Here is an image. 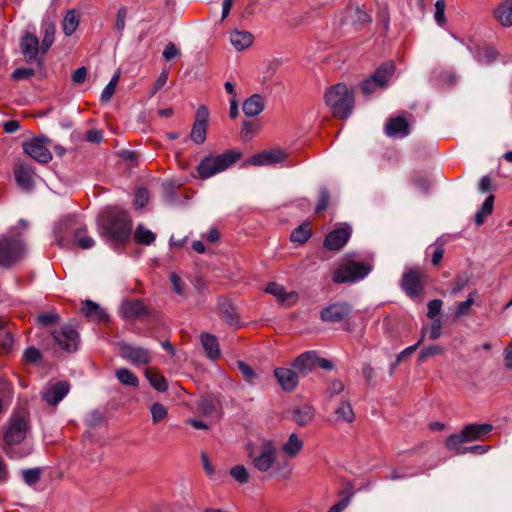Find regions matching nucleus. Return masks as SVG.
I'll return each instance as SVG.
<instances>
[{
	"mask_svg": "<svg viewBox=\"0 0 512 512\" xmlns=\"http://www.w3.org/2000/svg\"><path fill=\"white\" fill-rule=\"evenodd\" d=\"M266 293L273 295L278 301L284 305L291 306L294 305L299 298V295L295 291L286 292L285 288L275 282H271L267 285L265 289Z\"/></svg>",
	"mask_w": 512,
	"mask_h": 512,
	"instance_id": "21",
	"label": "nucleus"
},
{
	"mask_svg": "<svg viewBox=\"0 0 512 512\" xmlns=\"http://www.w3.org/2000/svg\"><path fill=\"white\" fill-rule=\"evenodd\" d=\"M493 16L504 27H512V0H503L493 10Z\"/></svg>",
	"mask_w": 512,
	"mask_h": 512,
	"instance_id": "24",
	"label": "nucleus"
},
{
	"mask_svg": "<svg viewBox=\"0 0 512 512\" xmlns=\"http://www.w3.org/2000/svg\"><path fill=\"white\" fill-rule=\"evenodd\" d=\"M40 469L39 468H33V469H25L22 471V476L28 485H33L40 479Z\"/></svg>",
	"mask_w": 512,
	"mask_h": 512,
	"instance_id": "54",
	"label": "nucleus"
},
{
	"mask_svg": "<svg viewBox=\"0 0 512 512\" xmlns=\"http://www.w3.org/2000/svg\"><path fill=\"white\" fill-rule=\"evenodd\" d=\"M415 473H410L406 468L398 467L391 470L389 474L386 475L387 480H402L409 477H413Z\"/></svg>",
	"mask_w": 512,
	"mask_h": 512,
	"instance_id": "52",
	"label": "nucleus"
},
{
	"mask_svg": "<svg viewBox=\"0 0 512 512\" xmlns=\"http://www.w3.org/2000/svg\"><path fill=\"white\" fill-rule=\"evenodd\" d=\"M348 17L354 24L364 25L370 23L372 18L360 7L350 8L348 11Z\"/></svg>",
	"mask_w": 512,
	"mask_h": 512,
	"instance_id": "47",
	"label": "nucleus"
},
{
	"mask_svg": "<svg viewBox=\"0 0 512 512\" xmlns=\"http://www.w3.org/2000/svg\"><path fill=\"white\" fill-rule=\"evenodd\" d=\"M494 196L489 195L483 202L481 208L476 212L475 223L480 226L484 223L485 217L493 211Z\"/></svg>",
	"mask_w": 512,
	"mask_h": 512,
	"instance_id": "40",
	"label": "nucleus"
},
{
	"mask_svg": "<svg viewBox=\"0 0 512 512\" xmlns=\"http://www.w3.org/2000/svg\"><path fill=\"white\" fill-rule=\"evenodd\" d=\"M82 311L87 317H91L96 320H102L106 317V314L103 311V309L92 300H86L84 302Z\"/></svg>",
	"mask_w": 512,
	"mask_h": 512,
	"instance_id": "41",
	"label": "nucleus"
},
{
	"mask_svg": "<svg viewBox=\"0 0 512 512\" xmlns=\"http://www.w3.org/2000/svg\"><path fill=\"white\" fill-rule=\"evenodd\" d=\"M118 346L120 356L135 365H146L152 360L150 351L144 347L128 344L126 342H120Z\"/></svg>",
	"mask_w": 512,
	"mask_h": 512,
	"instance_id": "8",
	"label": "nucleus"
},
{
	"mask_svg": "<svg viewBox=\"0 0 512 512\" xmlns=\"http://www.w3.org/2000/svg\"><path fill=\"white\" fill-rule=\"evenodd\" d=\"M469 283L468 277L460 276L457 277L455 280L452 288H451V294L453 296H457Z\"/></svg>",
	"mask_w": 512,
	"mask_h": 512,
	"instance_id": "60",
	"label": "nucleus"
},
{
	"mask_svg": "<svg viewBox=\"0 0 512 512\" xmlns=\"http://www.w3.org/2000/svg\"><path fill=\"white\" fill-rule=\"evenodd\" d=\"M25 254V247L19 236L0 238V266L10 267Z\"/></svg>",
	"mask_w": 512,
	"mask_h": 512,
	"instance_id": "6",
	"label": "nucleus"
},
{
	"mask_svg": "<svg viewBox=\"0 0 512 512\" xmlns=\"http://www.w3.org/2000/svg\"><path fill=\"white\" fill-rule=\"evenodd\" d=\"M277 448L272 440L264 439L261 441L258 451L249 449V457L252 459L254 467L260 472L268 471L276 461Z\"/></svg>",
	"mask_w": 512,
	"mask_h": 512,
	"instance_id": "7",
	"label": "nucleus"
},
{
	"mask_svg": "<svg viewBox=\"0 0 512 512\" xmlns=\"http://www.w3.org/2000/svg\"><path fill=\"white\" fill-rule=\"evenodd\" d=\"M70 385L67 381H58L47 384L41 391V398L48 405L56 406L69 393Z\"/></svg>",
	"mask_w": 512,
	"mask_h": 512,
	"instance_id": "11",
	"label": "nucleus"
},
{
	"mask_svg": "<svg viewBox=\"0 0 512 512\" xmlns=\"http://www.w3.org/2000/svg\"><path fill=\"white\" fill-rule=\"evenodd\" d=\"M156 238V235L143 225H138L134 233V239L139 244L149 245Z\"/></svg>",
	"mask_w": 512,
	"mask_h": 512,
	"instance_id": "45",
	"label": "nucleus"
},
{
	"mask_svg": "<svg viewBox=\"0 0 512 512\" xmlns=\"http://www.w3.org/2000/svg\"><path fill=\"white\" fill-rule=\"evenodd\" d=\"M127 18V9L125 7H121L117 11L116 21H115V29L122 34Z\"/></svg>",
	"mask_w": 512,
	"mask_h": 512,
	"instance_id": "56",
	"label": "nucleus"
},
{
	"mask_svg": "<svg viewBox=\"0 0 512 512\" xmlns=\"http://www.w3.org/2000/svg\"><path fill=\"white\" fill-rule=\"evenodd\" d=\"M56 28L54 23L47 22L43 25V38L41 43V52L45 54L52 46L55 39Z\"/></svg>",
	"mask_w": 512,
	"mask_h": 512,
	"instance_id": "36",
	"label": "nucleus"
},
{
	"mask_svg": "<svg viewBox=\"0 0 512 512\" xmlns=\"http://www.w3.org/2000/svg\"><path fill=\"white\" fill-rule=\"evenodd\" d=\"M326 105L336 118H348L354 109V98H325Z\"/></svg>",
	"mask_w": 512,
	"mask_h": 512,
	"instance_id": "16",
	"label": "nucleus"
},
{
	"mask_svg": "<svg viewBox=\"0 0 512 512\" xmlns=\"http://www.w3.org/2000/svg\"><path fill=\"white\" fill-rule=\"evenodd\" d=\"M118 381L126 386L137 387L139 380L138 377L127 368H119L115 373Z\"/></svg>",
	"mask_w": 512,
	"mask_h": 512,
	"instance_id": "42",
	"label": "nucleus"
},
{
	"mask_svg": "<svg viewBox=\"0 0 512 512\" xmlns=\"http://www.w3.org/2000/svg\"><path fill=\"white\" fill-rule=\"evenodd\" d=\"M21 52L24 55L25 59L28 62L37 61L40 63V59L38 58L39 50L41 46H39V40L36 35L31 33H26L22 36L20 42Z\"/></svg>",
	"mask_w": 512,
	"mask_h": 512,
	"instance_id": "18",
	"label": "nucleus"
},
{
	"mask_svg": "<svg viewBox=\"0 0 512 512\" xmlns=\"http://www.w3.org/2000/svg\"><path fill=\"white\" fill-rule=\"evenodd\" d=\"M25 154L39 163H48L52 160V154L46 146L45 138H33L23 143Z\"/></svg>",
	"mask_w": 512,
	"mask_h": 512,
	"instance_id": "9",
	"label": "nucleus"
},
{
	"mask_svg": "<svg viewBox=\"0 0 512 512\" xmlns=\"http://www.w3.org/2000/svg\"><path fill=\"white\" fill-rule=\"evenodd\" d=\"M149 200V192L146 188L137 189L134 196V205L136 208H143Z\"/></svg>",
	"mask_w": 512,
	"mask_h": 512,
	"instance_id": "53",
	"label": "nucleus"
},
{
	"mask_svg": "<svg viewBox=\"0 0 512 512\" xmlns=\"http://www.w3.org/2000/svg\"><path fill=\"white\" fill-rule=\"evenodd\" d=\"M71 221V217H64L59 220V222L54 227L55 239L60 247H65L67 244L64 237V232L70 227Z\"/></svg>",
	"mask_w": 512,
	"mask_h": 512,
	"instance_id": "39",
	"label": "nucleus"
},
{
	"mask_svg": "<svg viewBox=\"0 0 512 512\" xmlns=\"http://www.w3.org/2000/svg\"><path fill=\"white\" fill-rule=\"evenodd\" d=\"M315 416V409L310 405L297 406L292 411V419L298 426L310 424Z\"/></svg>",
	"mask_w": 512,
	"mask_h": 512,
	"instance_id": "28",
	"label": "nucleus"
},
{
	"mask_svg": "<svg viewBox=\"0 0 512 512\" xmlns=\"http://www.w3.org/2000/svg\"><path fill=\"white\" fill-rule=\"evenodd\" d=\"M23 357L27 363L35 364L41 359L42 355H41V352L37 348L28 347L24 351Z\"/></svg>",
	"mask_w": 512,
	"mask_h": 512,
	"instance_id": "57",
	"label": "nucleus"
},
{
	"mask_svg": "<svg viewBox=\"0 0 512 512\" xmlns=\"http://www.w3.org/2000/svg\"><path fill=\"white\" fill-rule=\"evenodd\" d=\"M219 310L222 317L230 326L240 327L239 315L235 307L227 300L219 303Z\"/></svg>",
	"mask_w": 512,
	"mask_h": 512,
	"instance_id": "30",
	"label": "nucleus"
},
{
	"mask_svg": "<svg viewBox=\"0 0 512 512\" xmlns=\"http://www.w3.org/2000/svg\"><path fill=\"white\" fill-rule=\"evenodd\" d=\"M30 431L29 419L25 413L13 414L4 433V442L7 446L20 444Z\"/></svg>",
	"mask_w": 512,
	"mask_h": 512,
	"instance_id": "5",
	"label": "nucleus"
},
{
	"mask_svg": "<svg viewBox=\"0 0 512 512\" xmlns=\"http://www.w3.org/2000/svg\"><path fill=\"white\" fill-rule=\"evenodd\" d=\"M151 420L153 424H158L166 420L168 408L160 402L153 403L150 407Z\"/></svg>",
	"mask_w": 512,
	"mask_h": 512,
	"instance_id": "43",
	"label": "nucleus"
},
{
	"mask_svg": "<svg viewBox=\"0 0 512 512\" xmlns=\"http://www.w3.org/2000/svg\"><path fill=\"white\" fill-rule=\"evenodd\" d=\"M355 93L352 86L340 82L327 88L324 96H354Z\"/></svg>",
	"mask_w": 512,
	"mask_h": 512,
	"instance_id": "38",
	"label": "nucleus"
},
{
	"mask_svg": "<svg viewBox=\"0 0 512 512\" xmlns=\"http://www.w3.org/2000/svg\"><path fill=\"white\" fill-rule=\"evenodd\" d=\"M478 297V292L473 290L470 292L466 300L459 302L455 308V316L461 318L470 314L471 308L474 305L475 299Z\"/></svg>",
	"mask_w": 512,
	"mask_h": 512,
	"instance_id": "35",
	"label": "nucleus"
},
{
	"mask_svg": "<svg viewBox=\"0 0 512 512\" xmlns=\"http://www.w3.org/2000/svg\"><path fill=\"white\" fill-rule=\"evenodd\" d=\"M179 54H180V51L174 43L167 44L163 51V57L165 58L166 61H171L172 59L177 57Z\"/></svg>",
	"mask_w": 512,
	"mask_h": 512,
	"instance_id": "63",
	"label": "nucleus"
},
{
	"mask_svg": "<svg viewBox=\"0 0 512 512\" xmlns=\"http://www.w3.org/2000/svg\"><path fill=\"white\" fill-rule=\"evenodd\" d=\"M240 157L241 152L236 150L226 151L216 156H206L198 164L197 171L199 177L201 179L213 177L230 168Z\"/></svg>",
	"mask_w": 512,
	"mask_h": 512,
	"instance_id": "2",
	"label": "nucleus"
},
{
	"mask_svg": "<svg viewBox=\"0 0 512 512\" xmlns=\"http://www.w3.org/2000/svg\"><path fill=\"white\" fill-rule=\"evenodd\" d=\"M229 39L231 45L237 51L246 50L254 41V37L250 32L237 29L230 32Z\"/></svg>",
	"mask_w": 512,
	"mask_h": 512,
	"instance_id": "27",
	"label": "nucleus"
},
{
	"mask_svg": "<svg viewBox=\"0 0 512 512\" xmlns=\"http://www.w3.org/2000/svg\"><path fill=\"white\" fill-rule=\"evenodd\" d=\"M335 414L338 420L351 423L354 420V412L351 404L348 401H343L339 407L335 410Z\"/></svg>",
	"mask_w": 512,
	"mask_h": 512,
	"instance_id": "46",
	"label": "nucleus"
},
{
	"mask_svg": "<svg viewBox=\"0 0 512 512\" xmlns=\"http://www.w3.org/2000/svg\"><path fill=\"white\" fill-rule=\"evenodd\" d=\"M287 157L288 154L285 150L271 149L254 155L249 162L256 166L274 165L284 162Z\"/></svg>",
	"mask_w": 512,
	"mask_h": 512,
	"instance_id": "15",
	"label": "nucleus"
},
{
	"mask_svg": "<svg viewBox=\"0 0 512 512\" xmlns=\"http://www.w3.org/2000/svg\"><path fill=\"white\" fill-rule=\"evenodd\" d=\"M442 334V323L439 318L433 319L430 327V338L432 340L438 339Z\"/></svg>",
	"mask_w": 512,
	"mask_h": 512,
	"instance_id": "64",
	"label": "nucleus"
},
{
	"mask_svg": "<svg viewBox=\"0 0 512 512\" xmlns=\"http://www.w3.org/2000/svg\"><path fill=\"white\" fill-rule=\"evenodd\" d=\"M350 235L351 228L349 226L337 228L326 236L324 246L329 250H338L347 243Z\"/></svg>",
	"mask_w": 512,
	"mask_h": 512,
	"instance_id": "20",
	"label": "nucleus"
},
{
	"mask_svg": "<svg viewBox=\"0 0 512 512\" xmlns=\"http://www.w3.org/2000/svg\"><path fill=\"white\" fill-rule=\"evenodd\" d=\"M74 241L81 249H91L95 246V240L88 234L86 228L75 230Z\"/></svg>",
	"mask_w": 512,
	"mask_h": 512,
	"instance_id": "37",
	"label": "nucleus"
},
{
	"mask_svg": "<svg viewBox=\"0 0 512 512\" xmlns=\"http://www.w3.org/2000/svg\"><path fill=\"white\" fill-rule=\"evenodd\" d=\"M209 112L206 106H200L196 111L195 121L190 133V139L197 145H201L206 140L207 122Z\"/></svg>",
	"mask_w": 512,
	"mask_h": 512,
	"instance_id": "12",
	"label": "nucleus"
},
{
	"mask_svg": "<svg viewBox=\"0 0 512 512\" xmlns=\"http://www.w3.org/2000/svg\"><path fill=\"white\" fill-rule=\"evenodd\" d=\"M395 71V65L392 62H386L381 65L369 78L361 83V92L365 95L379 93L390 82Z\"/></svg>",
	"mask_w": 512,
	"mask_h": 512,
	"instance_id": "4",
	"label": "nucleus"
},
{
	"mask_svg": "<svg viewBox=\"0 0 512 512\" xmlns=\"http://www.w3.org/2000/svg\"><path fill=\"white\" fill-rule=\"evenodd\" d=\"M274 375L284 391L292 392L299 384V377H301L295 369L291 368H276Z\"/></svg>",
	"mask_w": 512,
	"mask_h": 512,
	"instance_id": "17",
	"label": "nucleus"
},
{
	"mask_svg": "<svg viewBox=\"0 0 512 512\" xmlns=\"http://www.w3.org/2000/svg\"><path fill=\"white\" fill-rule=\"evenodd\" d=\"M442 305H443V303L440 299L431 300L427 305V307H428L427 316L430 319H435L436 316L440 313Z\"/></svg>",
	"mask_w": 512,
	"mask_h": 512,
	"instance_id": "58",
	"label": "nucleus"
},
{
	"mask_svg": "<svg viewBox=\"0 0 512 512\" xmlns=\"http://www.w3.org/2000/svg\"><path fill=\"white\" fill-rule=\"evenodd\" d=\"M264 107L263 98H246L242 103L243 112L247 117L257 116L263 111Z\"/></svg>",
	"mask_w": 512,
	"mask_h": 512,
	"instance_id": "33",
	"label": "nucleus"
},
{
	"mask_svg": "<svg viewBox=\"0 0 512 512\" xmlns=\"http://www.w3.org/2000/svg\"><path fill=\"white\" fill-rule=\"evenodd\" d=\"M145 377L150 385L158 392H165L168 389V383L165 377L156 371L146 369Z\"/></svg>",
	"mask_w": 512,
	"mask_h": 512,
	"instance_id": "34",
	"label": "nucleus"
},
{
	"mask_svg": "<svg viewBox=\"0 0 512 512\" xmlns=\"http://www.w3.org/2000/svg\"><path fill=\"white\" fill-rule=\"evenodd\" d=\"M53 338L67 352H75L79 345V334L70 325H64L54 330Z\"/></svg>",
	"mask_w": 512,
	"mask_h": 512,
	"instance_id": "10",
	"label": "nucleus"
},
{
	"mask_svg": "<svg viewBox=\"0 0 512 512\" xmlns=\"http://www.w3.org/2000/svg\"><path fill=\"white\" fill-rule=\"evenodd\" d=\"M304 443L296 433L289 435L287 441L282 445V451L290 458L297 456L303 449Z\"/></svg>",
	"mask_w": 512,
	"mask_h": 512,
	"instance_id": "31",
	"label": "nucleus"
},
{
	"mask_svg": "<svg viewBox=\"0 0 512 512\" xmlns=\"http://www.w3.org/2000/svg\"><path fill=\"white\" fill-rule=\"evenodd\" d=\"M315 367H317L315 351L304 352L292 362V368L302 377L307 376Z\"/></svg>",
	"mask_w": 512,
	"mask_h": 512,
	"instance_id": "19",
	"label": "nucleus"
},
{
	"mask_svg": "<svg viewBox=\"0 0 512 512\" xmlns=\"http://www.w3.org/2000/svg\"><path fill=\"white\" fill-rule=\"evenodd\" d=\"M120 313L125 319H135L145 315L146 308L139 300H128L122 302Z\"/></svg>",
	"mask_w": 512,
	"mask_h": 512,
	"instance_id": "25",
	"label": "nucleus"
},
{
	"mask_svg": "<svg viewBox=\"0 0 512 512\" xmlns=\"http://www.w3.org/2000/svg\"><path fill=\"white\" fill-rule=\"evenodd\" d=\"M468 442L464 431L462 430L459 434H453L446 440V447L451 451H455L457 454H463L461 450L464 448L462 444Z\"/></svg>",
	"mask_w": 512,
	"mask_h": 512,
	"instance_id": "44",
	"label": "nucleus"
},
{
	"mask_svg": "<svg viewBox=\"0 0 512 512\" xmlns=\"http://www.w3.org/2000/svg\"><path fill=\"white\" fill-rule=\"evenodd\" d=\"M475 59L482 65H489L497 58V51L493 47H485L481 52L474 55Z\"/></svg>",
	"mask_w": 512,
	"mask_h": 512,
	"instance_id": "48",
	"label": "nucleus"
},
{
	"mask_svg": "<svg viewBox=\"0 0 512 512\" xmlns=\"http://www.w3.org/2000/svg\"><path fill=\"white\" fill-rule=\"evenodd\" d=\"M401 288L409 297H418L423 289L420 273L416 269L405 272L402 276Z\"/></svg>",
	"mask_w": 512,
	"mask_h": 512,
	"instance_id": "14",
	"label": "nucleus"
},
{
	"mask_svg": "<svg viewBox=\"0 0 512 512\" xmlns=\"http://www.w3.org/2000/svg\"><path fill=\"white\" fill-rule=\"evenodd\" d=\"M386 134L393 138H404L409 132V124L403 117L391 118L385 127Z\"/></svg>",
	"mask_w": 512,
	"mask_h": 512,
	"instance_id": "23",
	"label": "nucleus"
},
{
	"mask_svg": "<svg viewBox=\"0 0 512 512\" xmlns=\"http://www.w3.org/2000/svg\"><path fill=\"white\" fill-rule=\"evenodd\" d=\"M15 179L17 185L23 191H31L34 187L33 175L34 172L32 168L25 163H21L14 170Z\"/></svg>",
	"mask_w": 512,
	"mask_h": 512,
	"instance_id": "22",
	"label": "nucleus"
},
{
	"mask_svg": "<svg viewBox=\"0 0 512 512\" xmlns=\"http://www.w3.org/2000/svg\"><path fill=\"white\" fill-rule=\"evenodd\" d=\"M98 228L101 236L116 246L130 238L132 222L125 211L112 208L99 216Z\"/></svg>",
	"mask_w": 512,
	"mask_h": 512,
	"instance_id": "1",
	"label": "nucleus"
},
{
	"mask_svg": "<svg viewBox=\"0 0 512 512\" xmlns=\"http://www.w3.org/2000/svg\"><path fill=\"white\" fill-rule=\"evenodd\" d=\"M200 341L206 356L210 360L215 361L221 357L219 342L214 335L210 333H202L200 335Z\"/></svg>",
	"mask_w": 512,
	"mask_h": 512,
	"instance_id": "26",
	"label": "nucleus"
},
{
	"mask_svg": "<svg viewBox=\"0 0 512 512\" xmlns=\"http://www.w3.org/2000/svg\"><path fill=\"white\" fill-rule=\"evenodd\" d=\"M231 476L239 483L244 484L249 480L247 469L243 465H236L230 470Z\"/></svg>",
	"mask_w": 512,
	"mask_h": 512,
	"instance_id": "51",
	"label": "nucleus"
},
{
	"mask_svg": "<svg viewBox=\"0 0 512 512\" xmlns=\"http://www.w3.org/2000/svg\"><path fill=\"white\" fill-rule=\"evenodd\" d=\"M119 79H120V70H117L114 73V75L112 76L109 83L103 89L101 96H113V94L116 91V87L119 82Z\"/></svg>",
	"mask_w": 512,
	"mask_h": 512,
	"instance_id": "55",
	"label": "nucleus"
},
{
	"mask_svg": "<svg viewBox=\"0 0 512 512\" xmlns=\"http://www.w3.org/2000/svg\"><path fill=\"white\" fill-rule=\"evenodd\" d=\"M351 496L352 494H348L345 497H343L341 500H339L337 503L331 506L328 512H342L345 508L348 507L351 501Z\"/></svg>",
	"mask_w": 512,
	"mask_h": 512,
	"instance_id": "62",
	"label": "nucleus"
},
{
	"mask_svg": "<svg viewBox=\"0 0 512 512\" xmlns=\"http://www.w3.org/2000/svg\"><path fill=\"white\" fill-rule=\"evenodd\" d=\"M445 8H446V5H445L444 0L436 1L434 19L440 27H444L446 24Z\"/></svg>",
	"mask_w": 512,
	"mask_h": 512,
	"instance_id": "50",
	"label": "nucleus"
},
{
	"mask_svg": "<svg viewBox=\"0 0 512 512\" xmlns=\"http://www.w3.org/2000/svg\"><path fill=\"white\" fill-rule=\"evenodd\" d=\"M238 367H239V370L241 371V373L243 374V376L245 377V379L253 384L254 383V380L256 379V374L253 372L252 368L246 364L245 362H242V361H239L238 362Z\"/></svg>",
	"mask_w": 512,
	"mask_h": 512,
	"instance_id": "59",
	"label": "nucleus"
},
{
	"mask_svg": "<svg viewBox=\"0 0 512 512\" xmlns=\"http://www.w3.org/2000/svg\"><path fill=\"white\" fill-rule=\"evenodd\" d=\"M57 320H58V315L55 313H51V312L43 313V314L39 315L37 318L38 323L44 327L52 325Z\"/></svg>",
	"mask_w": 512,
	"mask_h": 512,
	"instance_id": "61",
	"label": "nucleus"
},
{
	"mask_svg": "<svg viewBox=\"0 0 512 512\" xmlns=\"http://www.w3.org/2000/svg\"><path fill=\"white\" fill-rule=\"evenodd\" d=\"M79 23L80 15L76 12V10H68L64 16L62 23V29L64 34L66 36H71L78 28Z\"/></svg>",
	"mask_w": 512,
	"mask_h": 512,
	"instance_id": "32",
	"label": "nucleus"
},
{
	"mask_svg": "<svg viewBox=\"0 0 512 512\" xmlns=\"http://www.w3.org/2000/svg\"><path fill=\"white\" fill-rule=\"evenodd\" d=\"M372 270L368 262H359L346 257L341 266L333 274V282L337 284L353 283L364 279Z\"/></svg>",
	"mask_w": 512,
	"mask_h": 512,
	"instance_id": "3",
	"label": "nucleus"
},
{
	"mask_svg": "<svg viewBox=\"0 0 512 512\" xmlns=\"http://www.w3.org/2000/svg\"><path fill=\"white\" fill-rule=\"evenodd\" d=\"M493 427L490 424H469L463 431L468 442L479 440L481 437L487 435L492 431Z\"/></svg>",
	"mask_w": 512,
	"mask_h": 512,
	"instance_id": "29",
	"label": "nucleus"
},
{
	"mask_svg": "<svg viewBox=\"0 0 512 512\" xmlns=\"http://www.w3.org/2000/svg\"><path fill=\"white\" fill-rule=\"evenodd\" d=\"M351 306L345 302H337L324 307L320 318L324 322H340L349 316Z\"/></svg>",
	"mask_w": 512,
	"mask_h": 512,
	"instance_id": "13",
	"label": "nucleus"
},
{
	"mask_svg": "<svg viewBox=\"0 0 512 512\" xmlns=\"http://www.w3.org/2000/svg\"><path fill=\"white\" fill-rule=\"evenodd\" d=\"M311 236V232L307 225H300L295 228L291 235L290 239L292 242L296 243H305Z\"/></svg>",
	"mask_w": 512,
	"mask_h": 512,
	"instance_id": "49",
	"label": "nucleus"
}]
</instances>
